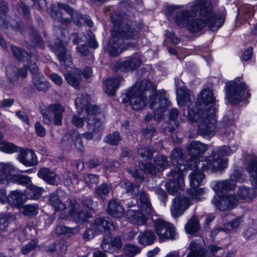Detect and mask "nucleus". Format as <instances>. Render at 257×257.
<instances>
[{
    "instance_id": "nucleus-1",
    "label": "nucleus",
    "mask_w": 257,
    "mask_h": 257,
    "mask_svg": "<svg viewBox=\"0 0 257 257\" xmlns=\"http://www.w3.org/2000/svg\"><path fill=\"white\" fill-rule=\"evenodd\" d=\"M174 21L179 27L186 28L191 33L198 32L206 26L215 32L223 26L225 16L215 13L209 0H194L187 8L176 12Z\"/></svg>"
},
{
    "instance_id": "nucleus-2",
    "label": "nucleus",
    "mask_w": 257,
    "mask_h": 257,
    "mask_svg": "<svg viewBox=\"0 0 257 257\" xmlns=\"http://www.w3.org/2000/svg\"><path fill=\"white\" fill-rule=\"evenodd\" d=\"M128 101L133 109L140 110L149 104L154 111V118L160 121L163 118L169 101L166 97L164 90L156 91V88L150 81L143 80L138 87L135 86L127 93L123 102Z\"/></svg>"
},
{
    "instance_id": "nucleus-3",
    "label": "nucleus",
    "mask_w": 257,
    "mask_h": 257,
    "mask_svg": "<svg viewBox=\"0 0 257 257\" xmlns=\"http://www.w3.org/2000/svg\"><path fill=\"white\" fill-rule=\"evenodd\" d=\"M231 148L222 146L213 151L209 156L202 157V156L208 150L207 146L199 141H193L187 148L188 153L191 156L187 162V166L190 169H194L201 165L203 170L221 171L227 166V160L222 158L235 152L238 145L234 144Z\"/></svg>"
},
{
    "instance_id": "nucleus-4",
    "label": "nucleus",
    "mask_w": 257,
    "mask_h": 257,
    "mask_svg": "<svg viewBox=\"0 0 257 257\" xmlns=\"http://www.w3.org/2000/svg\"><path fill=\"white\" fill-rule=\"evenodd\" d=\"M196 103L194 108H188L187 117L189 121H200L198 126V134L203 136H212L215 132L220 135L229 136L231 133L230 126L234 122V113L231 110L227 112L222 121L217 123L216 113L217 107L212 106L209 108L202 109Z\"/></svg>"
},
{
    "instance_id": "nucleus-5",
    "label": "nucleus",
    "mask_w": 257,
    "mask_h": 257,
    "mask_svg": "<svg viewBox=\"0 0 257 257\" xmlns=\"http://www.w3.org/2000/svg\"><path fill=\"white\" fill-rule=\"evenodd\" d=\"M113 26L111 29V38L105 46V50L111 56L120 55L128 47H134L136 44H126V40H136L138 37V31L130 26L128 16L125 14L115 12L111 16Z\"/></svg>"
},
{
    "instance_id": "nucleus-6",
    "label": "nucleus",
    "mask_w": 257,
    "mask_h": 257,
    "mask_svg": "<svg viewBox=\"0 0 257 257\" xmlns=\"http://www.w3.org/2000/svg\"><path fill=\"white\" fill-rule=\"evenodd\" d=\"M170 158L173 163H176V166L167 174L168 177H172L165 185L168 191L173 195H176L180 192L181 187L184 185V177L187 173V167L184 164L185 155L182 149L175 148L170 154Z\"/></svg>"
},
{
    "instance_id": "nucleus-7",
    "label": "nucleus",
    "mask_w": 257,
    "mask_h": 257,
    "mask_svg": "<svg viewBox=\"0 0 257 257\" xmlns=\"http://www.w3.org/2000/svg\"><path fill=\"white\" fill-rule=\"evenodd\" d=\"M201 165L192 169L193 172L190 174V180L191 188L187 190V194L195 202L201 200V196L205 193L204 188H197L202 185L205 179V175L203 172L208 171L212 172L210 170H203L201 168Z\"/></svg>"
},
{
    "instance_id": "nucleus-8",
    "label": "nucleus",
    "mask_w": 257,
    "mask_h": 257,
    "mask_svg": "<svg viewBox=\"0 0 257 257\" xmlns=\"http://www.w3.org/2000/svg\"><path fill=\"white\" fill-rule=\"evenodd\" d=\"M226 92L227 99L233 104H238L250 96L245 84L239 80L227 83Z\"/></svg>"
},
{
    "instance_id": "nucleus-9",
    "label": "nucleus",
    "mask_w": 257,
    "mask_h": 257,
    "mask_svg": "<svg viewBox=\"0 0 257 257\" xmlns=\"http://www.w3.org/2000/svg\"><path fill=\"white\" fill-rule=\"evenodd\" d=\"M64 107L59 103L50 105L46 110H42L41 114L45 123L50 125L53 122L56 125H61L62 123V113Z\"/></svg>"
},
{
    "instance_id": "nucleus-10",
    "label": "nucleus",
    "mask_w": 257,
    "mask_h": 257,
    "mask_svg": "<svg viewBox=\"0 0 257 257\" xmlns=\"http://www.w3.org/2000/svg\"><path fill=\"white\" fill-rule=\"evenodd\" d=\"M153 220L156 232L161 241L176 238L177 233L172 224L161 218Z\"/></svg>"
},
{
    "instance_id": "nucleus-11",
    "label": "nucleus",
    "mask_w": 257,
    "mask_h": 257,
    "mask_svg": "<svg viewBox=\"0 0 257 257\" xmlns=\"http://www.w3.org/2000/svg\"><path fill=\"white\" fill-rule=\"evenodd\" d=\"M11 50L14 56L20 61L24 62L31 58V60H29L27 67L32 73L33 77L40 75L38 67L35 62H33L32 60L33 59L37 60L36 56H30L26 51L15 46H11Z\"/></svg>"
},
{
    "instance_id": "nucleus-12",
    "label": "nucleus",
    "mask_w": 257,
    "mask_h": 257,
    "mask_svg": "<svg viewBox=\"0 0 257 257\" xmlns=\"http://www.w3.org/2000/svg\"><path fill=\"white\" fill-rule=\"evenodd\" d=\"M69 213L77 223H83L91 217V214L87 210L80 208V204L75 198L69 200Z\"/></svg>"
},
{
    "instance_id": "nucleus-13",
    "label": "nucleus",
    "mask_w": 257,
    "mask_h": 257,
    "mask_svg": "<svg viewBox=\"0 0 257 257\" xmlns=\"http://www.w3.org/2000/svg\"><path fill=\"white\" fill-rule=\"evenodd\" d=\"M212 203L218 209L225 211L233 209L238 203V198L236 195L233 194L222 196L216 195L212 200Z\"/></svg>"
},
{
    "instance_id": "nucleus-14",
    "label": "nucleus",
    "mask_w": 257,
    "mask_h": 257,
    "mask_svg": "<svg viewBox=\"0 0 257 257\" xmlns=\"http://www.w3.org/2000/svg\"><path fill=\"white\" fill-rule=\"evenodd\" d=\"M142 63V60L141 56L138 54H135L116 62L114 69L117 71H133L138 68Z\"/></svg>"
},
{
    "instance_id": "nucleus-15",
    "label": "nucleus",
    "mask_w": 257,
    "mask_h": 257,
    "mask_svg": "<svg viewBox=\"0 0 257 257\" xmlns=\"http://www.w3.org/2000/svg\"><path fill=\"white\" fill-rule=\"evenodd\" d=\"M57 6L58 8L64 10L70 16L73 22L77 25L85 24L89 27L93 26V23L88 16L79 14L77 12L75 11L72 8L65 4L58 3Z\"/></svg>"
},
{
    "instance_id": "nucleus-16",
    "label": "nucleus",
    "mask_w": 257,
    "mask_h": 257,
    "mask_svg": "<svg viewBox=\"0 0 257 257\" xmlns=\"http://www.w3.org/2000/svg\"><path fill=\"white\" fill-rule=\"evenodd\" d=\"M191 204L190 200L187 197H179L174 198L170 208L172 216L174 218L180 217Z\"/></svg>"
},
{
    "instance_id": "nucleus-17",
    "label": "nucleus",
    "mask_w": 257,
    "mask_h": 257,
    "mask_svg": "<svg viewBox=\"0 0 257 257\" xmlns=\"http://www.w3.org/2000/svg\"><path fill=\"white\" fill-rule=\"evenodd\" d=\"M96 233H109L115 229V225L108 217L96 218L91 225Z\"/></svg>"
},
{
    "instance_id": "nucleus-18",
    "label": "nucleus",
    "mask_w": 257,
    "mask_h": 257,
    "mask_svg": "<svg viewBox=\"0 0 257 257\" xmlns=\"http://www.w3.org/2000/svg\"><path fill=\"white\" fill-rule=\"evenodd\" d=\"M101 248L104 251L112 253L119 250L122 246L120 235L104 238L101 243Z\"/></svg>"
},
{
    "instance_id": "nucleus-19",
    "label": "nucleus",
    "mask_w": 257,
    "mask_h": 257,
    "mask_svg": "<svg viewBox=\"0 0 257 257\" xmlns=\"http://www.w3.org/2000/svg\"><path fill=\"white\" fill-rule=\"evenodd\" d=\"M19 161L26 167L36 166L38 161L33 150L20 148L18 156Z\"/></svg>"
},
{
    "instance_id": "nucleus-20",
    "label": "nucleus",
    "mask_w": 257,
    "mask_h": 257,
    "mask_svg": "<svg viewBox=\"0 0 257 257\" xmlns=\"http://www.w3.org/2000/svg\"><path fill=\"white\" fill-rule=\"evenodd\" d=\"M15 167L10 162L0 163V184H6L10 182L14 176L12 173L16 171Z\"/></svg>"
},
{
    "instance_id": "nucleus-21",
    "label": "nucleus",
    "mask_w": 257,
    "mask_h": 257,
    "mask_svg": "<svg viewBox=\"0 0 257 257\" xmlns=\"http://www.w3.org/2000/svg\"><path fill=\"white\" fill-rule=\"evenodd\" d=\"M215 98L212 90L209 89H205L200 93L196 103L197 105H200V108L205 109L212 106H215L213 104Z\"/></svg>"
},
{
    "instance_id": "nucleus-22",
    "label": "nucleus",
    "mask_w": 257,
    "mask_h": 257,
    "mask_svg": "<svg viewBox=\"0 0 257 257\" xmlns=\"http://www.w3.org/2000/svg\"><path fill=\"white\" fill-rule=\"evenodd\" d=\"M177 98L179 105H188L194 100L195 96L190 90L186 88H178L176 90Z\"/></svg>"
},
{
    "instance_id": "nucleus-23",
    "label": "nucleus",
    "mask_w": 257,
    "mask_h": 257,
    "mask_svg": "<svg viewBox=\"0 0 257 257\" xmlns=\"http://www.w3.org/2000/svg\"><path fill=\"white\" fill-rule=\"evenodd\" d=\"M107 211L108 214L115 218L121 217L124 213V210L121 204L114 199L108 202Z\"/></svg>"
},
{
    "instance_id": "nucleus-24",
    "label": "nucleus",
    "mask_w": 257,
    "mask_h": 257,
    "mask_svg": "<svg viewBox=\"0 0 257 257\" xmlns=\"http://www.w3.org/2000/svg\"><path fill=\"white\" fill-rule=\"evenodd\" d=\"M26 195L19 190L12 191L11 194L7 197V200L11 206H19L24 203L27 199Z\"/></svg>"
},
{
    "instance_id": "nucleus-25",
    "label": "nucleus",
    "mask_w": 257,
    "mask_h": 257,
    "mask_svg": "<svg viewBox=\"0 0 257 257\" xmlns=\"http://www.w3.org/2000/svg\"><path fill=\"white\" fill-rule=\"evenodd\" d=\"M38 176L50 185H57L58 183L57 175L48 168L40 169L38 172Z\"/></svg>"
},
{
    "instance_id": "nucleus-26",
    "label": "nucleus",
    "mask_w": 257,
    "mask_h": 257,
    "mask_svg": "<svg viewBox=\"0 0 257 257\" xmlns=\"http://www.w3.org/2000/svg\"><path fill=\"white\" fill-rule=\"evenodd\" d=\"M123 80L121 77L108 78L103 81V89L106 93L109 95H113L116 89Z\"/></svg>"
},
{
    "instance_id": "nucleus-27",
    "label": "nucleus",
    "mask_w": 257,
    "mask_h": 257,
    "mask_svg": "<svg viewBox=\"0 0 257 257\" xmlns=\"http://www.w3.org/2000/svg\"><path fill=\"white\" fill-rule=\"evenodd\" d=\"M128 218L133 224L137 225H143L146 224L147 217L140 211L130 209L126 212Z\"/></svg>"
},
{
    "instance_id": "nucleus-28",
    "label": "nucleus",
    "mask_w": 257,
    "mask_h": 257,
    "mask_svg": "<svg viewBox=\"0 0 257 257\" xmlns=\"http://www.w3.org/2000/svg\"><path fill=\"white\" fill-rule=\"evenodd\" d=\"M139 201L140 203V207L142 210L148 215H153L155 211L153 208L148 196L147 194L143 190H139Z\"/></svg>"
},
{
    "instance_id": "nucleus-29",
    "label": "nucleus",
    "mask_w": 257,
    "mask_h": 257,
    "mask_svg": "<svg viewBox=\"0 0 257 257\" xmlns=\"http://www.w3.org/2000/svg\"><path fill=\"white\" fill-rule=\"evenodd\" d=\"M156 240V236L154 231L146 230L141 232L137 238L139 244L148 246L153 244Z\"/></svg>"
},
{
    "instance_id": "nucleus-30",
    "label": "nucleus",
    "mask_w": 257,
    "mask_h": 257,
    "mask_svg": "<svg viewBox=\"0 0 257 257\" xmlns=\"http://www.w3.org/2000/svg\"><path fill=\"white\" fill-rule=\"evenodd\" d=\"M237 195L239 199L246 202L252 201L256 196L253 188L245 186H242L238 188Z\"/></svg>"
},
{
    "instance_id": "nucleus-31",
    "label": "nucleus",
    "mask_w": 257,
    "mask_h": 257,
    "mask_svg": "<svg viewBox=\"0 0 257 257\" xmlns=\"http://www.w3.org/2000/svg\"><path fill=\"white\" fill-rule=\"evenodd\" d=\"M48 13L49 16L54 20L60 23L62 26H64V28L67 27L70 23L71 19L69 18H64L62 17V14L58 10L54 5H51L49 8Z\"/></svg>"
},
{
    "instance_id": "nucleus-32",
    "label": "nucleus",
    "mask_w": 257,
    "mask_h": 257,
    "mask_svg": "<svg viewBox=\"0 0 257 257\" xmlns=\"http://www.w3.org/2000/svg\"><path fill=\"white\" fill-rule=\"evenodd\" d=\"M63 41V40H61L60 44L57 46L55 53L61 63L66 65H69L71 63L70 55L62 44Z\"/></svg>"
},
{
    "instance_id": "nucleus-33",
    "label": "nucleus",
    "mask_w": 257,
    "mask_h": 257,
    "mask_svg": "<svg viewBox=\"0 0 257 257\" xmlns=\"http://www.w3.org/2000/svg\"><path fill=\"white\" fill-rule=\"evenodd\" d=\"M235 185L236 182L234 180L228 179L216 182L213 189L216 192H222L234 189Z\"/></svg>"
},
{
    "instance_id": "nucleus-34",
    "label": "nucleus",
    "mask_w": 257,
    "mask_h": 257,
    "mask_svg": "<svg viewBox=\"0 0 257 257\" xmlns=\"http://www.w3.org/2000/svg\"><path fill=\"white\" fill-rule=\"evenodd\" d=\"M48 204L57 211H62L66 208V204L62 202L58 195V191L53 192L48 196Z\"/></svg>"
},
{
    "instance_id": "nucleus-35",
    "label": "nucleus",
    "mask_w": 257,
    "mask_h": 257,
    "mask_svg": "<svg viewBox=\"0 0 257 257\" xmlns=\"http://www.w3.org/2000/svg\"><path fill=\"white\" fill-rule=\"evenodd\" d=\"M243 222L242 217L239 216L228 222H225L223 224V231L226 233H233L239 228Z\"/></svg>"
},
{
    "instance_id": "nucleus-36",
    "label": "nucleus",
    "mask_w": 257,
    "mask_h": 257,
    "mask_svg": "<svg viewBox=\"0 0 257 257\" xmlns=\"http://www.w3.org/2000/svg\"><path fill=\"white\" fill-rule=\"evenodd\" d=\"M34 87L39 91L46 92L50 87V83L42 75L33 77Z\"/></svg>"
},
{
    "instance_id": "nucleus-37",
    "label": "nucleus",
    "mask_w": 257,
    "mask_h": 257,
    "mask_svg": "<svg viewBox=\"0 0 257 257\" xmlns=\"http://www.w3.org/2000/svg\"><path fill=\"white\" fill-rule=\"evenodd\" d=\"M27 66H24L19 69H17L15 67H9L7 69V74L11 81H15L19 77L25 78L27 75Z\"/></svg>"
},
{
    "instance_id": "nucleus-38",
    "label": "nucleus",
    "mask_w": 257,
    "mask_h": 257,
    "mask_svg": "<svg viewBox=\"0 0 257 257\" xmlns=\"http://www.w3.org/2000/svg\"><path fill=\"white\" fill-rule=\"evenodd\" d=\"M253 8L252 7L248 4L241 6L238 10L237 16V22L239 21H245L252 16L254 14Z\"/></svg>"
},
{
    "instance_id": "nucleus-39",
    "label": "nucleus",
    "mask_w": 257,
    "mask_h": 257,
    "mask_svg": "<svg viewBox=\"0 0 257 257\" xmlns=\"http://www.w3.org/2000/svg\"><path fill=\"white\" fill-rule=\"evenodd\" d=\"M247 160L248 163L246 170L251 179L257 176V157L249 155L247 157Z\"/></svg>"
},
{
    "instance_id": "nucleus-40",
    "label": "nucleus",
    "mask_w": 257,
    "mask_h": 257,
    "mask_svg": "<svg viewBox=\"0 0 257 257\" xmlns=\"http://www.w3.org/2000/svg\"><path fill=\"white\" fill-rule=\"evenodd\" d=\"M90 99V96L87 94H83L75 99V104L79 114H81L86 107L90 104L89 103Z\"/></svg>"
},
{
    "instance_id": "nucleus-41",
    "label": "nucleus",
    "mask_w": 257,
    "mask_h": 257,
    "mask_svg": "<svg viewBox=\"0 0 257 257\" xmlns=\"http://www.w3.org/2000/svg\"><path fill=\"white\" fill-rule=\"evenodd\" d=\"M257 234V223L251 220L244 229L242 235L246 240L253 239Z\"/></svg>"
},
{
    "instance_id": "nucleus-42",
    "label": "nucleus",
    "mask_w": 257,
    "mask_h": 257,
    "mask_svg": "<svg viewBox=\"0 0 257 257\" xmlns=\"http://www.w3.org/2000/svg\"><path fill=\"white\" fill-rule=\"evenodd\" d=\"M199 237H201L202 238H203L202 237L200 236L198 237V238ZM198 239L199 238H198L197 239ZM202 245H200L201 246L199 249H196V252H197V253H198V255H199L201 253L203 252L205 255L204 257H213L215 255L217 251L222 249L221 247L213 244L209 245L208 247L207 251H206L203 248V246L204 245V241L203 239H202Z\"/></svg>"
},
{
    "instance_id": "nucleus-43",
    "label": "nucleus",
    "mask_w": 257,
    "mask_h": 257,
    "mask_svg": "<svg viewBox=\"0 0 257 257\" xmlns=\"http://www.w3.org/2000/svg\"><path fill=\"white\" fill-rule=\"evenodd\" d=\"M121 187L125 190V192L131 195H136L139 193L140 187L137 185H134L131 182L124 180L120 182Z\"/></svg>"
},
{
    "instance_id": "nucleus-44",
    "label": "nucleus",
    "mask_w": 257,
    "mask_h": 257,
    "mask_svg": "<svg viewBox=\"0 0 257 257\" xmlns=\"http://www.w3.org/2000/svg\"><path fill=\"white\" fill-rule=\"evenodd\" d=\"M203 241L201 237H199L198 239H195L191 241L190 244V249L191 251L188 254L187 257H204L203 252H202L198 255L196 252V249H199L200 245H202Z\"/></svg>"
},
{
    "instance_id": "nucleus-45",
    "label": "nucleus",
    "mask_w": 257,
    "mask_h": 257,
    "mask_svg": "<svg viewBox=\"0 0 257 257\" xmlns=\"http://www.w3.org/2000/svg\"><path fill=\"white\" fill-rule=\"evenodd\" d=\"M200 228L198 219L195 216H192L185 225L186 231L188 234H193L197 232Z\"/></svg>"
},
{
    "instance_id": "nucleus-46",
    "label": "nucleus",
    "mask_w": 257,
    "mask_h": 257,
    "mask_svg": "<svg viewBox=\"0 0 257 257\" xmlns=\"http://www.w3.org/2000/svg\"><path fill=\"white\" fill-rule=\"evenodd\" d=\"M112 188V187L111 184L103 183L95 188V193L102 199H105L106 196L111 191Z\"/></svg>"
},
{
    "instance_id": "nucleus-47",
    "label": "nucleus",
    "mask_w": 257,
    "mask_h": 257,
    "mask_svg": "<svg viewBox=\"0 0 257 257\" xmlns=\"http://www.w3.org/2000/svg\"><path fill=\"white\" fill-rule=\"evenodd\" d=\"M43 191L42 187H38L34 185H30L28 187L26 191V196L28 199H37L41 195Z\"/></svg>"
},
{
    "instance_id": "nucleus-48",
    "label": "nucleus",
    "mask_w": 257,
    "mask_h": 257,
    "mask_svg": "<svg viewBox=\"0 0 257 257\" xmlns=\"http://www.w3.org/2000/svg\"><path fill=\"white\" fill-rule=\"evenodd\" d=\"M20 148L12 143L3 140L0 142V151L6 153L13 154L18 152Z\"/></svg>"
},
{
    "instance_id": "nucleus-49",
    "label": "nucleus",
    "mask_w": 257,
    "mask_h": 257,
    "mask_svg": "<svg viewBox=\"0 0 257 257\" xmlns=\"http://www.w3.org/2000/svg\"><path fill=\"white\" fill-rule=\"evenodd\" d=\"M156 149L152 146H140L138 149V154L143 159H151Z\"/></svg>"
},
{
    "instance_id": "nucleus-50",
    "label": "nucleus",
    "mask_w": 257,
    "mask_h": 257,
    "mask_svg": "<svg viewBox=\"0 0 257 257\" xmlns=\"http://www.w3.org/2000/svg\"><path fill=\"white\" fill-rule=\"evenodd\" d=\"M123 251L128 257H134L141 251V248L137 245L128 243L124 245Z\"/></svg>"
},
{
    "instance_id": "nucleus-51",
    "label": "nucleus",
    "mask_w": 257,
    "mask_h": 257,
    "mask_svg": "<svg viewBox=\"0 0 257 257\" xmlns=\"http://www.w3.org/2000/svg\"><path fill=\"white\" fill-rule=\"evenodd\" d=\"M87 123L90 126L93 127L89 129L92 130L94 133H98L103 128L102 122L96 116H93L92 118L88 117L87 118Z\"/></svg>"
},
{
    "instance_id": "nucleus-52",
    "label": "nucleus",
    "mask_w": 257,
    "mask_h": 257,
    "mask_svg": "<svg viewBox=\"0 0 257 257\" xmlns=\"http://www.w3.org/2000/svg\"><path fill=\"white\" fill-rule=\"evenodd\" d=\"M10 182L17 183L23 185H26L28 187L31 183V179L30 177L27 175L20 174L14 175V176L12 177Z\"/></svg>"
},
{
    "instance_id": "nucleus-53",
    "label": "nucleus",
    "mask_w": 257,
    "mask_h": 257,
    "mask_svg": "<svg viewBox=\"0 0 257 257\" xmlns=\"http://www.w3.org/2000/svg\"><path fill=\"white\" fill-rule=\"evenodd\" d=\"M139 167L146 174L155 175L159 172V169L152 163H142L140 164Z\"/></svg>"
},
{
    "instance_id": "nucleus-54",
    "label": "nucleus",
    "mask_w": 257,
    "mask_h": 257,
    "mask_svg": "<svg viewBox=\"0 0 257 257\" xmlns=\"http://www.w3.org/2000/svg\"><path fill=\"white\" fill-rule=\"evenodd\" d=\"M121 140V138L117 132L108 134L104 139L105 143L111 145H117Z\"/></svg>"
},
{
    "instance_id": "nucleus-55",
    "label": "nucleus",
    "mask_w": 257,
    "mask_h": 257,
    "mask_svg": "<svg viewBox=\"0 0 257 257\" xmlns=\"http://www.w3.org/2000/svg\"><path fill=\"white\" fill-rule=\"evenodd\" d=\"M23 213L28 216L36 215L38 213L39 207L36 204H27L24 206Z\"/></svg>"
},
{
    "instance_id": "nucleus-56",
    "label": "nucleus",
    "mask_w": 257,
    "mask_h": 257,
    "mask_svg": "<svg viewBox=\"0 0 257 257\" xmlns=\"http://www.w3.org/2000/svg\"><path fill=\"white\" fill-rule=\"evenodd\" d=\"M154 162L156 165L163 170L165 169L169 165L168 158L165 156L162 155H156L154 158Z\"/></svg>"
},
{
    "instance_id": "nucleus-57",
    "label": "nucleus",
    "mask_w": 257,
    "mask_h": 257,
    "mask_svg": "<svg viewBox=\"0 0 257 257\" xmlns=\"http://www.w3.org/2000/svg\"><path fill=\"white\" fill-rule=\"evenodd\" d=\"M79 72V70H77L78 74H77L68 73L65 75V79L68 83L74 87L79 86V81L80 78V75L78 74Z\"/></svg>"
},
{
    "instance_id": "nucleus-58",
    "label": "nucleus",
    "mask_w": 257,
    "mask_h": 257,
    "mask_svg": "<svg viewBox=\"0 0 257 257\" xmlns=\"http://www.w3.org/2000/svg\"><path fill=\"white\" fill-rule=\"evenodd\" d=\"M83 178L86 184L89 187L99 182V176L96 174H85L83 175Z\"/></svg>"
},
{
    "instance_id": "nucleus-59",
    "label": "nucleus",
    "mask_w": 257,
    "mask_h": 257,
    "mask_svg": "<svg viewBox=\"0 0 257 257\" xmlns=\"http://www.w3.org/2000/svg\"><path fill=\"white\" fill-rule=\"evenodd\" d=\"M57 230L59 229L61 232L60 233L66 234L69 233L71 234H76L79 232L80 227L79 226H76L74 227H69L64 225H61L56 228Z\"/></svg>"
},
{
    "instance_id": "nucleus-60",
    "label": "nucleus",
    "mask_w": 257,
    "mask_h": 257,
    "mask_svg": "<svg viewBox=\"0 0 257 257\" xmlns=\"http://www.w3.org/2000/svg\"><path fill=\"white\" fill-rule=\"evenodd\" d=\"M85 110L87 114L89 115V117H90L91 118H92L93 116H96L95 115L100 112L99 107L91 104H89L87 107H86Z\"/></svg>"
},
{
    "instance_id": "nucleus-61",
    "label": "nucleus",
    "mask_w": 257,
    "mask_h": 257,
    "mask_svg": "<svg viewBox=\"0 0 257 257\" xmlns=\"http://www.w3.org/2000/svg\"><path fill=\"white\" fill-rule=\"evenodd\" d=\"M37 244V241L36 240H31L22 248V253L25 255L28 254L30 251L35 248Z\"/></svg>"
},
{
    "instance_id": "nucleus-62",
    "label": "nucleus",
    "mask_w": 257,
    "mask_h": 257,
    "mask_svg": "<svg viewBox=\"0 0 257 257\" xmlns=\"http://www.w3.org/2000/svg\"><path fill=\"white\" fill-rule=\"evenodd\" d=\"M83 207L88 209L90 211H95L97 208V202H94L90 198H85L82 201Z\"/></svg>"
},
{
    "instance_id": "nucleus-63",
    "label": "nucleus",
    "mask_w": 257,
    "mask_h": 257,
    "mask_svg": "<svg viewBox=\"0 0 257 257\" xmlns=\"http://www.w3.org/2000/svg\"><path fill=\"white\" fill-rule=\"evenodd\" d=\"M85 37L90 47L93 49L97 48L98 44L95 40V36L91 31H87Z\"/></svg>"
},
{
    "instance_id": "nucleus-64",
    "label": "nucleus",
    "mask_w": 257,
    "mask_h": 257,
    "mask_svg": "<svg viewBox=\"0 0 257 257\" xmlns=\"http://www.w3.org/2000/svg\"><path fill=\"white\" fill-rule=\"evenodd\" d=\"M138 233L137 229L131 228L123 232V237L124 240H132L135 238Z\"/></svg>"
}]
</instances>
